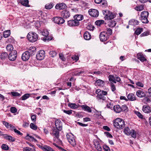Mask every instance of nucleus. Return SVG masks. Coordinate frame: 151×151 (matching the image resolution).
Wrapping results in <instances>:
<instances>
[{
  "instance_id": "1",
  "label": "nucleus",
  "mask_w": 151,
  "mask_h": 151,
  "mask_svg": "<svg viewBox=\"0 0 151 151\" xmlns=\"http://www.w3.org/2000/svg\"><path fill=\"white\" fill-rule=\"evenodd\" d=\"M114 125L118 129H122L125 126L124 121L122 119L117 118L114 122Z\"/></svg>"
},
{
  "instance_id": "2",
  "label": "nucleus",
  "mask_w": 151,
  "mask_h": 151,
  "mask_svg": "<svg viewBox=\"0 0 151 151\" xmlns=\"http://www.w3.org/2000/svg\"><path fill=\"white\" fill-rule=\"evenodd\" d=\"M27 38L30 42H34L37 40L38 36L36 33L34 32H30L27 34Z\"/></svg>"
},
{
  "instance_id": "3",
  "label": "nucleus",
  "mask_w": 151,
  "mask_h": 151,
  "mask_svg": "<svg viewBox=\"0 0 151 151\" xmlns=\"http://www.w3.org/2000/svg\"><path fill=\"white\" fill-rule=\"evenodd\" d=\"M66 137L70 143L73 147H75L76 144L74 136L72 133H69L67 134Z\"/></svg>"
},
{
  "instance_id": "4",
  "label": "nucleus",
  "mask_w": 151,
  "mask_h": 151,
  "mask_svg": "<svg viewBox=\"0 0 151 151\" xmlns=\"http://www.w3.org/2000/svg\"><path fill=\"white\" fill-rule=\"evenodd\" d=\"M149 14L148 12L147 11H144L141 13L140 19L143 23H148L149 21L147 19V17Z\"/></svg>"
},
{
  "instance_id": "5",
  "label": "nucleus",
  "mask_w": 151,
  "mask_h": 151,
  "mask_svg": "<svg viewBox=\"0 0 151 151\" xmlns=\"http://www.w3.org/2000/svg\"><path fill=\"white\" fill-rule=\"evenodd\" d=\"M124 132L127 135H131L132 137L134 138L136 137V132L134 130H130L128 127H126L124 129Z\"/></svg>"
},
{
  "instance_id": "6",
  "label": "nucleus",
  "mask_w": 151,
  "mask_h": 151,
  "mask_svg": "<svg viewBox=\"0 0 151 151\" xmlns=\"http://www.w3.org/2000/svg\"><path fill=\"white\" fill-rule=\"evenodd\" d=\"M107 94V91L102 90L101 93L97 95V98L98 100L101 101L102 100V101H105L106 99V97L105 96H106Z\"/></svg>"
},
{
  "instance_id": "7",
  "label": "nucleus",
  "mask_w": 151,
  "mask_h": 151,
  "mask_svg": "<svg viewBox=\"0 0 151 151\" xmlns=\"http://www.w3.org/2000/svg\"><path fill=\"white\" fill-rule=\"evenodd\" d=\"M17 56V52L16 50H14L10 53L8 56L10 60L14 61L16 59Z\"/></svg>"
},
{
  "instance_id": "8",
  "label": "nucleus",
  "mask_w": 151,
  "mask_h": 151,
  "mask_svg": "<svg viewBox=\"0 0 151 151\" xmlns=\"http://www.w3.org/2000/svg\"><path fill=\"white\" fill-rule=\"evenodd\" d=\"M52 20L55 23L59 24H62L65 22L64 19L60 17H55Z\"/></svg>"
},
{
  "instance_id": "9",
  "label": "nucleus",
  "mask_w": 151,
  "mask_h": 151,
  "mask_svg": "<svg viewBox=\"0 0 151 151\" xmlns=\"http://www.w3.org/2000/svg\"><path fill=\"white\" fill-rule=\"evenodd\" d=\"M107 11L108 12V13L105 14L104 17L105 20H109L113 19L116 16L114 14L111 12L108 11Z\"/></svg>"
},
{
  "instance_id": "10",
  "label": "nucleus",
  "mask_w": 151,
  "mask_h": 151,
  "mask_svg": "<svg viewBox=\"0 0 151 151\" xmlns=\"http://www.w3.org/2000/svg\"><path fill=\"white\" fill-rule=\"evenodd\" d=\"M109 37L104 32H101L99 35L100 40L102 42L106 41L108 39Z\"/></svg>"
},
{
  "instance_id": "11",
  "label": "nucleus",
  "mask_w": 151,
  "mask_h": 151,
  "mask_svg": "<svg viewBox=\"0 0 151 151\" xmlns=\"http://www.w3.org/2000/svg\"><path fill=\"white\" fill-rule=\"evenodd\" d=\"M88 13L91 16L94 17H97L99 15L98 11L96 9H90L88 11Z\"/></svg>"
},
{
  "instance_id": "12",
  "label": "nucleus",
  "mask_w": 151,
  "mask_h": 151,
  "mask_svg": "<svg viewBox=\"0 0 151 151\" xmlns=\"http://www.w3.org/2000/svg\"><path fill=\"white\" fill-rule=\"evenodd\" d=\"M45 56V52L43 50H41L39 51L36 55V58L37 59L41 60L43 59Z\"/></svg>"
},
{
  "instance_id": "13",
  "label": "nucleus",
  "mask_w": 151,
  "mask_h": 151,
  "mask_svg": "<svg viewBox=\"0 0 151 151\" xmlns=\"http://www.w3.org/2000/svg\"><path fill=\"white\" fill-rule=\"evenodd\" d=\"M2 136H3L4 138L11 142H14L15 140V138L12 136L8 135L7 134H3Z\"/></svg>"
},
{
  "instance_id": "14",
  "label": "nucleus",
  "mask_w": 151,
  "mask_h": 151,
  "mask_svg": "<svg viewBox=\"0 0 151 151\" xmlns=\"http://www.w3.org/2000/svg\"><path fill=\"white\" fill-rule=\"evenodd\" d=\"M31 55L28 52L26 51L22 54V59L23 61H26L29 59Z\"/></svg>"
},
{
  "instance_id": "15",
  "label": "nucleus",
  "mask_w": 151,
  "mask_h": 151,
  "mask_svg": "<svg viewBox=\"0 0 151 151\" xmlns=\"http://www.w3.org/2000/svg\"><path fill=\"white\" fill-rule=\"evenodd\" d=\"M68 24L70 26H76L79 25V22L74 19L68 21Z\"/></svg>"
},
{
  "instance_id": "16",
  "label": "nucleus",
  "mask_w": 151,
  "mask_h": 151,
  "mask_svg": "<svg viewBox=\"0 0 151 151\" xmlns=\"http://www.w3.org/2000/svg\"><path fill=\"white\" fill-rule=\"evenodd\" d=\"M58 130L57 129L54 128L52 130V132L50 133L53 136H54L56 138L58 139L59 137V132Z\"/></svg>"
},
{
  "instance_id": "17",
  "label": "nucleus",
  "mask_w": 151,
  "mask_h": 151,
  "mask_svg": "<svg viewBox=\"0 0 151 151\" xmlns=\"http://www.w3.org/2000/svg\"><path fill=\"white\" fill-rule=\"evenodd\" d=\"M62 16L65 19H67L70 16V12L66 10L63 11L61 13Z\"/></svg>"
},
{
  "instance_id": "18",
  "label": "nucleus",
  "mask_w": 151,
  "mask_h": 151,
  "mask_svg": "<svg viewBox=\"0 0 151 151\" xmlns=\"http://www.w3.org/2000/svg\"><path fill=\"white\" fill-rule=\"evenodd\" d=\"M55 126L56 128L58 130L61 131L62 129V124L60 120L57 119L56 120L55 122Z\"/></svg>"
},
{
  "instance_id": "19",
  "label": "nucleus",
  "mask_w": 151,
  "mask_h": 151,
  "mask_svg": "<svg viewBox=\"0 0 151 151\" xmlns=\"http://www.w3.org/2000/svg\"><path fill=\"white\" fill-rule=\"evenodd\" d=\"M67 6L65 4L63 3L57 4L55 6V8L57 9H62L65 8Z\"/></svg>"
},
{
  "instance_id": "20",
  "label": "nucleus",
  "mask_w": 151,
  "mask_h": 151,
  "mask_svg": "<svg viewBox=\"0 0 151 151\" xmlns=\"http://www.w3.org/2000/svg\"><path fill=\"white\" fill-rule=\"evenodd\" d=\"M137 57L138 59L142 62L147 60V59L145 58L144 55L142 53H138L137 54Z\"/></svg>"
},
{
  "instance_id": "21",
  "label": "nucleus",
  "mask_w": 151,
  "mask_h": 151,
  "mask_svg": "<svg viewBox=\"0 0 151 151\" xmlns=\"http://www.w3.org/2000/svg\"><path fill=\"white\" fill-rule=\"evenodd\" d=\"M142 111L145 113H148L151 112V109L148 106L146 105H144L142 107Z\"/></svg>"
},
{
  "instance_id": "22",
  "label": "nucleus",
  "mask_w": 151,
  "mask_h": 151,
  "mask_svg": "<svg viewBox=\"0 0 151 151\" xmlns=\"http://www.w3.org/2000/svg\"><path fill=\"white\" fill-rule=\"evenodd\" d=\"M32 56V55H34L36 51V48L35 47L31 46L29 47L28 49V50L27 51Z\"/></svg>"
},
{
  "instance_id": "23",
  "label": "nucleus",
  "mask_w": 151,
  "mask_h": 151,
  "mask_svg": "<svg viewBox=\"0 0 151 151\" xmlns=\"http://www.w3.org/2000/svg\"><path fill=\"white\" fill-rule=\"evenodd\" d=\"M94 145L96 149L98 151H101L102 148L101 147L99 142L97 141H96L94 142Z\"/></svg>"
},
{
  "instance_id": "24",
  "label": "nucleus",
  "mask_w": 151,
  "mask_h": 151,
  "mask_svg": "<svg viewBox=\"0 0 151 151\" xmlns=\"http://www.w3.org/2000/svg\"><path fill=\"white\" fill-rule=\"evenodd\" d=\"M74 19L79 22V21H81L83 19V17L82 15L77 14L74 16Z\"/></svg>"
},
{
  "instance_id": "25",
  "label": "nucleus",
  "mask_w": 151,
  "mask_h": 151,
  "mask_svg": "<svg viewBox=\"0 0 151 151\" xmlns=\"http://www.w3.org/2000/svg\"><path fill=\"white\" fill-rule=\"evenodd\" d=\"M136 94L137 96L139 98H142L145 96L146 95L145 93L141 90L137 91Z\"/></svg>"
},
{
  "instance_id": "26",
  "label": "nucleus",
  "mask_w": 151,
  "mask_h": 151,
  "mask_svg": "<svg viewBox=\"0 0 151 151\" xmlns=\"http://www.w3.org/2000/svg\"><path fill=\"white\" fill-rule=\"evenodd\" d=\"M81 109L85 111L91 113L92 111L91 108L88 106L86 105H83L81 106Z\"/></svg>"
},
{
  "instance_id": "27",
  "label": "nucleus",
  "mask_w": 151,
  "mask_h": 151,
  "mask_svg": "<svg viewBox=\"0 0 151 151\" xmlns=\"http://www.w3.org/2000/svg\"><path fill=\"white\" fill-rule=\"evenodd\" d=\"M105 84V83L103 81L99 79L97 80L95 83V85L96 86H103Z\"/></svg>"
},
{
  "instance_id": "28",
  "label": "nucleus",
  "mask_w": 151,
  "mask_h": 151,
  "mask_svg": "<svg viewBox=\"0 0 151 151\" xmlns=\"http://www.w3.org/2000/svg\"><path fill=\"white\" fill-rule=\"evenodd\" d=\"M127 97L128 99L131 101H135L136 99V98L134 95L132 93L129 94L128 95Z\"/></svg>"
},
{
  "instance_id": "29",
  "label": "nucleus",
  "mask_w": 151,
  "mask_h": 151,
  "mask_svg": "<svg viewBox=\"0 0 151 151\" xmlns=\"http://www.w3.org/2000/svg\"><path fill=\"white\" fill-rule=\"evenodd\" d=\"M114 110L116 113H119L122 111L121 107L119 105L114 106Z\"/></svg>"
},
{
  "instance_id": "30",
  "label": "nucleus",
  "mask_w": 151,
  "mask_h": 151,
  "mask_svg": "<svg viewBox=\"0 0 151 151\" xmlns=\"http://www.w3.org/2000/svg\"><path fill=\"white\" fill-rule=\"evenodd\" d=\"M83 37L84 39L86 40H88L91 38V35L88 32H86L84 33Z\"/></svg>"
},
{
  "instance_id": "31",
  "label": "nucleus",
  "mask_w": 151,
  "mask_h": 151,
  "mask_svg": "<svg viewBox=\"0 0 151 151\" xmlns=\"http://www.w3.org/2000/svg\"><path fill=\"white\" fill-rule=\"evenodd\" d=\"M29 1L28 0H21L20 2V4L24 6L27 7H29Z\"/></svg>"
},
{
  "instance_id": "32",
  "label": "nucleus",
  "mask_w": 151,
  "mask_h": 151,
  "mask_svg": "<svg viewBox=\"0 0 151 151\" xmlns=\"http://www.w3.org/2000/svg\"><path fill=\"white\" fill-rule=\"evenodd\" d=\"M27 138L30 141L34 142H37V140L34 137L31 136H30L29 134H27L26 136Z\"/></svg>"
},
{
  "instance_id": "33",
  "label": "nucleus",
  "mask_w": 151,
  "mask_h": 151,
  "mask_svg": "<svg viewBox=\"0 0 151 151\" xmlns=\"http://www.w3.org/2000/svg\"><path fill=\"white\" fill-rule=\"evenodd\" d=\"M138 22L136 20L132 19L129 21V24L133 25H136L138 24Z\"/></svg>"
},
{
  "instance_id": "34",
  "label": "nucleus",
  "mask_w": 151,
  "mask_h": 151,
  "mask_svg": "<svg viewBox=\"0 0 151 151\" xmlns=\"http://www.w3.org/2000/svg\"><path fill=\"white\" fill-rule=\"evenodd\" d=\"M68 106L72 109H75L78 108V106L75 103H69Z\"/></svg>"
},
{
  "instance_id": "35",
  "label": "nucleus",
  "mask_w": 151,
  "mask_h": 151,
  "mask_svg": "<svg viewBox=\"0 0 151 151\" xmlns=\"http://www.w3.org/2000/svg\"><path fill=\"white\" fill-rule=\"evenodd\" d=\"M54 5L52 3H50L46 4L45 6V8L46 9H49L52 8Z\"/></svg>"
},
{
  "instance_id": "36",
  "label": "nucleus",
  "mask_w": 151,
  "mask_h": 151,
  "mask_svg": "<svg viewBox=\"0 0 151 151\" xmlns=\"http://www.w3.org/2000/svg\"><path fill=\"white\" fill-rule=\"evenodd\" d=\"M10 34V30H6L4 31L3 32V36L5 38H6L8 37Z\"/></svg>"
},
{
  "instance_id": "37",
  "label": "nucleus",
  "mask_w": 151,
  "mask_h": 151,
  "mask_svg": "<svg viewBox=\"0 0 151 151\" xmlns=\"http://www.w3.org/2000/svg\"><path fill=\"white\" fill-rule=\"evenodd\" d=\"M116 23L114 20H112L109 22L108 24L109 26L111 27H114L116 25Z\"/></svg>"
},
{
  "instance_id": "38",
  "label": "nucleus",
  "mask_w": 151,
  "mask_h": 151,
  "mask_svg": "<svg viewBox=\"0 0 151 151\" xmlns=\"http://www.w3.org/2000/svg\"><path fill=\"white\" fill-rule=\"evenodd\" d=\"M40 33H42V34L45 37L47 36L49 34L48 31L46 29H44L42 31L40 32Z\"/></svg>"
},
{
  "instance_id": "39",
  "label": "nucleus",
  "mask_w": 151,
  "mask_h": 151,
  "mask_svg": "<svg viewBox=\"0 0 151 151\" xmlns=\"http://www.w3.org/2000/svg\"><path fill=\"white\" fill-rule=\"evenodd\" d=\"M144 9V6L142 5H139L136 6L134 8V9L137 11H140Z\"/></svg>"
},
{
  "instance_id": "40",
  "label": "nucleus",
  "mask_w": 151,
  "mask_h": 151,
  "mask_svg": "<svg viewBox=\"0 0 151 151\" xmlns=\"http://www.w3.org/2000/svg\"><path fill=\"white\" fill-rule=\"evenodd\" d=\"M109 80L114 83H116L115 78L112 75H110L109 76Z\"/></svg>"
},
{
  "instance_id": "41",
  "label": "nucleus",
  "mask_w": 151,
  "mask_h": 151,
  "mask_svg": "<svg viewBox=\"0 0 151 151\" xmlns=\"http://www.w3.org/2000/svg\"><path fill=\"white\" fill-rule=\"evenodd\" d=\"M8 56V54L4 52L1 53V55L0 58L1 60H3L5 58H7Z\"/></svg>"
},
{
  "instance_id": "42",
  "label": "nucleus",
  "mask_w": 151,
  "mask_h": 151,
  "mask_svg": "<svg viewBox=\"0 0 151 151\" xmlns=\"http://www.w3.org/2000/svg\"><path fill=\"white\" fill-rule=\"evenodd\" d=\"M105 32L106 34L108 35L109 36L111 35L112 34V30L110 28H107L106 31Z\"/></svg>"
},
{
  "instance_id": "43",
  "label": "nucleus",
  "mask_w": 151,
  "mask_h": 151,
  "mask_svg": "<svg viewBox=\"0 0 151 151\" xmlns=\"http://www.w3.org/2000/svg\"><path fill=\"white\" fill-rule=\"evenodd\" d=\"M44 150L45 151H54L53 150L51 147L47 145H44Z\"/></svg>"
},
{
  "instance_id": "44",
  "label": "nucleus",
  "mask_w": 151,
  "mask_h": 151,
  "mask_svg": "<svg viewBox=\"0 0 151 151\" xmlns=\"http://www.w3.org/2000/svg\"><path fill=\"white\" fill-rule=\"evenodd\" d=\"M104 22V21L103 20H100L96 21L95 22V24L97 25L100 26L102 24H103Z\"/></svg>"
},
{
  "instance_id": "45",
  "label": "nucleus",
  "mask_w": 151,
  "mask_h": 151,
  "mask_svg": "<svg viewBox=\"0 0 151 151\" xmlns=\"http://www.w3.org/2000/svg\"><path fill=\"white\" fill-rule=\"evenodd\" d=\"M52 37L51 36H47V37H45L42 39V40L45 42H46L47 40L49 41L52 39Z\"/></svg>"
},
{
  "instance_id": "46",
  "label": "nucleus",
  "mask_w": 151,
  "mask_h": 151,
  "mask_svg": "<svg viewBox=\"0 0 151 151\" xmlns=\"http://www.w3.org/2000/svg\"><path fill=\"white\" fill-rule=\"evenodd\" d=\"M6 49L8 51L11 52L13 50V48L12 45L11 44L8 45L6 47Z\"/></svg>"
},
{
  "instance_id": "47",
  "label": "nucleus",
  "mask_w": 151,
  "mask_h": 151,
  "mask_svg": "<svg viewBox=\"0 0 151 151\" xmlns=\"http://www.w3.org/2000/svg\"><path fill=\"white\" fill-rule=\"evenodd\" d=\"M142 31L143 29L142 28H137L135 30V33L137 35H139L140 34Z\"/></svg>"
},
{
  "instance_id": "48",
  "label": "nucleus",
  "mask_w": 151,
  "mask_h": 151,
  "mask_svg": "<svg viewBox=\"0 0 151 151\" xmlns=\"http://www.w3.org/2000/svg\"><path fill=\"white\" fill-rule=\"evenodd\" d=\"M30 96V94L29 93H26L23 95L21 98L23 100H25L28 98Z\"/></svg>"
},
{
  "instance_id": "49",
  "label": "nucleus",
  "mask_w": 151,
  "mask_h": 151,
  "mask_svg": "<svg viewBox=\"0 0 151 151\" xmlns=\"http://www.w3.org/2000/svg\"><path fill=\"white\" fill-rule=\"evenodd\" d=\"M2 123L7 129H9L10 128V126L11 125V124H9V123L5 121H3Z\"/></svg>"
},
{
  "instance_id": "50",
  "label": "nucleus",
  "mask_w": 151,
  "mask_h": 151,
  "mask_svg": "<svg viewBox=\"0 0 151 151\" xmlns=\"http://www.w3.org/2000/svg\"><path fill=\"white\" fill-rule=\"evenodd\" d=\"M1 148L3 150H8L9 149L8 146L5 144H3L1 145Z\"/></svg>"
},
{
  "instance_id": "51",
  "label": "nucleus",
  "mask_w": 151,
  "mask_h": 151,
  "mask_svg": "<svg viewBox=\"0 0 151 151\" xmlns=\"http://www.w3.org/2000/svg\"><path fill=\"white\" fill-rule=\"evenodd\" d=\"M134 113L136 114L137 116L140 118L141 119H143V115H142L141 113L139 111H135Z\"/></svg>"
},
{
  "instance_id": "52",
  "label": "nucleus",
  "mask_w": 151,
  "mask_h": 151,
  "mask_svg": "<svg viewBox=\"0 0 151 151\" xmlns=\"http://www.w3.org/2000/svg\"><path fill=\"white\" fill-rule=\"evenodd\" d=\"M62 111L64 113H66V114L70 115L73 111L71 110H62Z\"/></svg>"
},
{
  "instance_id": "53",
  "label": "nucleus",
  "mask_w": 151,
  "mask_h": 151,
  "mask_svg": "<svg viewBox=\"0 0 151 151\" xmlns=\"http://www.w3.org/2000/svg\"><path fill=\"white\" fill-rule=\"evenodd\" d=\"M30 127L32 129L34 130H36L37 128V126L33 123L30 124Z\"/></svg>"
},
{
  "instance_id": "54",
  "label": "nucleus",
  "mask_w": 151,
  "mask_h": 151,
  "mask_svg": "<svg viewBox=\"0 0 151 151\" xmlns=\"http://www.w3.org/2000/svg\"><path fill=\"white\" fill-rule=\"evenodd\" d=\"M87 28L88 30L93 31L95 27L93 26L90 24L87 26Z\"/></svg>"
},
{
  "instance_id": "55",
  "label": "nucleus",
  "mask_w": 151,
  "mask_h": 151,
  "mask_svg": "<svg viewBox=\"0 0 151 151\" xmlns=\"http://www.w3.org/2000/svg\"><path fill=\"white\" fill-rule=\"evenodd\" d=\"M49 54L52 57L55 56L56 55V52L55 51H51L49 52Z\"/></svg>"
},
{
  "instance_id": "56",
  "label": "nucleus",
  "mask_w": 151,
  "mask_h": 151,
  "mask_svg": "<svg viewBox=\"0 0 151 151\" xmlns=\"http://www.w3.org/2000/svg\"><path fill=\"white\" fill-rule=\"evenodd\" d=\"M17 110L14 107H12L10 108V111L13 113H14L17 112Z\"/></svg>"
},
{
  "instance_id": "57",
  "label": "nucleus",
  "mask_w": 151,
  "mask_h": 151,
  "mask_svg": "<svg viewBox=\"0 0 151 151\" xmlns=\"http://www.w3.org/2000/svg\"><path fill=\"white\" fill-rule=\"evenodd\" d=\"M11 93L14 96H20V94L17 92H11Z\"/></svg>"
},
{
  "instance_id": "58",
  "label": "nucleus",
  "mask_w": 151,
  "mask_h": 151,
  "mask_svg": "<svg viewBox=\"0 0 151 151\" xmlns=\"http://www.w3.org/2000/svg\"><path fill=\"white\" fill-rule=\"evenodd\" d=\"M104 151H110L109 148L106 145H104L103 147Z\"/></svg>"
},
{
  "instance_id": "59",
  "label": "nucleus",
  "mask_w": 151,
  "mask_h": 151,
  "mask_svg": "<svg viewBox=\"0 0 151 151\" xmlns=\"http://www.w3.org/2000/svg\"><path fill=\"white\" fill-rule=\"evenodd\" d=\"M121 109H122V111H125L127 110L128 107L126 105H124L121 107Z\"/></svg>"
},
{
  "instance_id": "60",
  "label": "nucleus",
  "mask_w": 151,
  "mask_h": 151,
  "mask_svg": "<svg viewBox=\"0 0 151 151\" xmlns=\"http://www.w3.org/2000/svg\"><path fill=\"white\" fill-rule=\"evenodd\" d=\"M110 86L111 87V90L112 91H114L116 90V88L115 86L113 83H111L110 84Z\"/></svg>"
},
{
  "instance_id": "61",
  "label": "nucleus",
  "mask_w": 151,
  "mask_h": 151,
  "mask_svg": "<svg viewBox=\"0 0 151 151\" xmlns=\"http://www.w3.org/2000/svg\"><path fill=\"white\" fill-rule=\"evenodd\" d=\"M23 151H32V149L29 147H26L24 148Z\"/></svg>"
},
{
  "instance_id": "62",
  "label": "nucleus",
  "mask_w": 151,
  "mask_h": 151,
  "mask_svg": "<svg viewBox=\"0 0 151 151\" xmlns=\"http://www.w3.org/2000/svg\"><path fill=\"white\" fill-rule=\"evenodd\" d=\"M136 84L138 86L140 87H143L144 84L142 82H137L136 83Z\"/></svg>"
},
{
  "instance_id": "63",
  "label": "nucleus",
  "mask_w": 151,
  "mask_h": 151,
  "mask_svg": "<svg viewBox=\"0 0 151 151\" xmlns=\"http://www.w3.org/2000/svg\"><path fill=\"white\" fill-rule=\"evenodd\" d=\"M31 119L32 121L33 122H35L36 121V115H33L31 116Z\"/></svg>"
},
{
  "instance_id": "64",
  "label": "nucleus",
  "mask_w": 151,
  "mask_h": 151,
  "mask_svg": "<svg viewBox=\"0 0 151 151\" xmlns=\"http://www.w3.org/2000/svg\"><path fill=\"white\" fill-rule=\"evenodd\" d=\"M59 57L63 61L65 60V58L64 57L63 54H59Z\"/></svg>"
}]
</instances>
